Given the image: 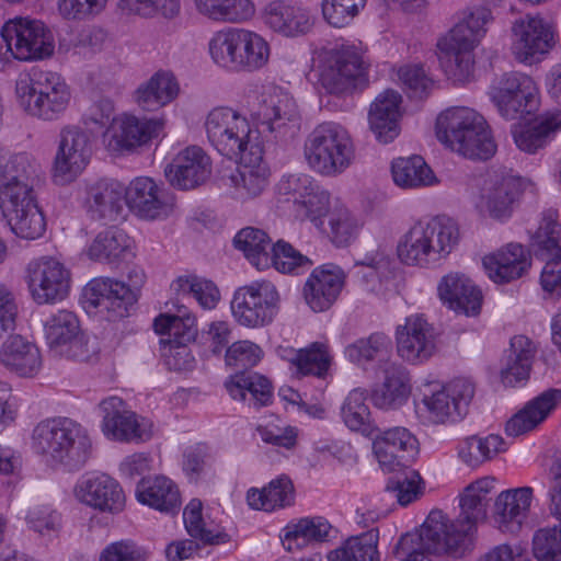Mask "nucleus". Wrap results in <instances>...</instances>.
<instances>
[{
	"label": "nucleus",
	"instance_id": "a19ab883",
	"mask_svg": "<svg viewBox=\"0 0 561 561\" xmlns=\"http://www.w3.org/2000/svg\"><path fill=\"white\" fill-rule=\"evenodd\" d=\"M179 92L180 87L174 75L160 70L138 88L136 100L144 110L152 111L172 102Z\"/></svg>",
	"mask_w": 561,
	"mask_h": 561
},
{
	"label": "nucleus",
	"instance_id": "c9c22d12",
	"mask_svg": "<svg viewBox=\"0 0 561 561\" xmlns=\"http://www.w3.org/2000/svg\"><path fill=\"white\" fill-rule=\"evenodd\" d=\"M401 102L400 93L386 90L371 103L368 114L369 125L379 140L389 142L398 136Z\"/></svg>",
	"mask_w": 561,
	"mask_h": 561
},
{
	"label": "nucleus",
	"instance_id": "6e6d98bb",
	"mask_svg": "<svg viewBox=\"0 0 561 561\" xmlns=\"http://www.w3.org/2000/svg\"><path fill=\"white\" fill-rule=\"evenodd\" d=\"M222 171L214 167L211 158L201 147L191 146L180 151L168 164L165 175H207Z\"/></svg>",
	"mask_w": 561,
	"mask_h": 561
},
{
	"label": "nucleus",
	"instance_id": "2eb2a0df",
	"mask_svg": "<svg viewBox=\"0 0 561 561\" xmlns=\"http://www.w3.org/2000/svg\"><path fill=\"white\" fill-rule=\"evenodd\" d=\"M480 41L468 24L461 22L438 39L442 67L450 79L462 82L470 78L474 65L473 49Z\"/></svg>",
	"mask_w": 561,
	"mask_h": 561
},
{
	"label": "nucleus",
	"instance_id": "e433bc0d",
	"mask_svg": "<svg viewBox=\"0 0 561 561\" xmlns=\"http://www.w3.org/2000/svg\"><path fill=\"white\" fill-rule=\"evenodd\" d=\"M536 353L537 347L528 336H513L501 370L502 382L505 386L515 387L526 381L529 378Z\"/></svg>",
	"mask_w": 561,
	"mask_h": 561
},
{
	"label": "nucleus",
	"instance_id": "de8ad7c7",
	"mask_svg": "<svg viewBox=\"0 0 561 561\" xmlns=\"http://www.w3.org/2000/svg\"><path fill=\"white\" fill-rule=\"evenodd\" d=\"M378 541L377 529L351 536L339 548L329 552L328 561H380Z\"/></svg>",
	"mask_w": 561,
	"mask_h": 561
},
{
	"label": "nucleus",
	"instance_id": "aec40b11",
	"mask_svg": "<svg viewBox=\"0 0 561 561\" xmlns=\"http://www.w3.org/2000/svg\"><path fill=\"white\" fill-rule=\"evenodd\" d=\"M530 186L529 178H482L474 199L476 207L492 218H507L514 203Z\"/></svg>",
	"mask_w": 561,
	"mask_h": 561
},
{
	"label": "nucleus",
	"instance_id": "423d86ee",
	"mask_svg": "<svg viewBox=\"0 0 561 561\" xmlns=\"http://www.w3.org/2000/svg\"><path fill=\"white\" fill-rule=\"evenodd\" d=\"M305 159L317 173H343L354 159L352 139L345 128L333 123L317 126L305 144Z\"/></svg>",
	"mask_w": 561,
	"mask_h": 561
},
{
	"label": "nucleus",
	"instance_id": "9d476101",
	"mask_svg": "<svg viewBox=\"0 0 561 561\" xmlns=\"http://www.w3.org/2000/svg\"><path fill=\"white\" fill-rule=\"evenodd\" d=\"M474 396V386L467 379H455L430 394L415 401V413L433 424L456 422L466 415Z\"/></svg>",
	"mask_w": 561,
	"mask_h": 561
},
{
	"label": "nucleus",
	"instance_id": "680f3d73",
	"mask_svg": "<svg viewBox=\"0 0 561 561\" xmlns=\"http://www.w3.org/2000/svg\"><path fill=\"white\" fill-rule=\"evenodd\" d=\"M171 289L176 295H192L204 309H213L220 299L216 285L196 275L178 277L171 284Z\"/></svg>",
	"mask_w": 561,
	"mask_h": 561
},
{
	"label": "nucleus",
	"instance_id": "0e129e2a",
	"mask_svg": "<svg viewBox=\"0 0 561 561\" xmlns=\"http://www.w3.org/2000/svg\"><path fill=\"white\" fill-rule=\"evenodd\" d=\"M11 230L20 238L34 240L43 236L46 230V221L37 202L21 208L7 217Z\"/></svg>",
	"mask_w": 561,
	"mask_h": 561
},
{
	"label": "nucleus",
	"instance_id": "4468645a",
	"mask_svg": "<svg viewBox=\"0 0 561 561\" xmlns=\"http://www.w3.org/2000/svg\"><path fill=\"white\" fill-rule=\"evenodd\" d=\"M480 41L468 24L461 22L438 39L442 67L450 79L462 82L470 78L474 65L473 49Z\"/></svg>",
	"mask_w": 561,
	"mask_h": 561
},
{
	"label": "nucleus",
	"instance_id": "f03ea898",
	"mask_svg": "<svg viewBox=\"0 0 561 561\" xmlns=\"http://www.w3.org/2000/svg\"><path fill=\"white\" fill-rule=\"evenodd\" d=\"M205 128L216 150L229 162L234 159L239 175H255L263 162V149L244 116L231 107H216L207 115Z\"/></svg>",
	"mask_w": 561,
	"mask_h": 561
},
{
	"label": "nucleus",
	"instance_id": "a878e982",
	"mask_svg": "<svg viewBox=\"0 0 561 561\" xmlns=\"http://www.w3.org/2000/svg\"><path fill=\"white\" fill-rule=\"evenodd\" d=\"M534 490L520 486L502 491L495 499L493 520L495 527L506 534H517L528 517Z\"/></svg>",
	"mask_w": 561,
	"mask_h": 561
},
{
	"label": "nucleus",
	"instance_id": "e2e57ef3",
	"mask_svg": "<svg viewBox=\"0 0 561 561\" xmlns=\"http://www.w3.org/2000/svg\"><path fill=\"white\" fill-rule=\"evenodd\" d=\"M296 204L300 205L305 209V216L317 228H321L323 226V219L325 216H330V211L333 206L329 192L321 188L312 181H309L308 185L304 186V191L300 192L299 198H296Z\"/></svg>",
	"mask_w": 561,
	"mask_h": 561
},
{
	"label": "nucleus",
	"instance_id": "0eeeda50",
	"mask_svg": "<svg viewBox=\"0 0 561 561\" xmlns=\"http://www.w3.org/2000/svg\"><path fill=\"white\" fill-rule=\"evenodd\" d=\"M16 93L25 111L44 119L65 112L71 101L69 85L55 72H41L35 78L16 82Z\"/></svg>",
	"mask_w": 561,
	"mask_h": 561
},
{
	"label": "nucleus",
	"instance_id": "ea45409f",
	"mask_svg": "<svg viewBox=\"0 0 561 561\" xmlns=\"http://www.w3.org/2000/svg\"><path fill=\"white\" fill-rule=\"evenodd\" d=\"M266 23L276 32L287 36L307 32L311 20L306 10L283 0L268 3L265 9Z\"/></svg>",
	"mask_w": 561,
	"mask_h": 561
},
{
	"label": "nucleus",
	"instance_id": "1a4fd4ad",
	"mask_svg": "<svg viewBox=\"0 0 561 561\" xmlns=\"http://www.w3.org/2000/svg\"><path fill=\"white\" fill-rule=\"evenodd\" d=\"M280 296L276 286L266 279L255 280L236 289L230 308L234 320L247 328L272 323L279 311Z\"/></svg>",
	"mask_w": 561,
	"mask_h": 561
},
{
	"label": "nucleus",
	"instance_id": "864d4df0",
	"mask_svg": "<svg viewBox=\"0 0 561 561\" xmlns=\"http://www.w3.org/2000/svg\"><path fill=\"white\" fill-rule=\"evenodd\" d=\"M185 528L191 537L206 545H220L229 541L230 537L219 527L208 525L203 517L201 500L193 499L183 511Z\"/></svg>",
	"mask_w": 561,
	"mask_h": 561
},
{
	"label": "nucleus",
	"instance_id": "f3484780",
	"mask_svg": "<svg viewBox=\"0 0 561 561\" xmlns=\"http://www.w3.org/2000/svg\"><path fill=\"white\" fill-rule=\"evenodd\" d=\"M175 197L153 178H134L127 185V213L146 221L165 220L174 214Z\"/></svg>",
	"mask_w": 561,
	"mask_h": 561
},
{
	"label": "nucleus",
	"instance_id": "cd10ccee",
	"mask_svg": "<svg viewBox=\"0 0 561 561\" xmlns=\"http://www.w3.org/2000/svg\"><path fill=\"white\" fill-rule=\"evenodd\" d=\"M483 267L491 280L506 284L523 277L531 265L528 251L520 243H508L483 257Z\"/></svg>",
	"mask_w": 561,
	"mask_h": 561
},
{
	"label": "nucleus",
	"instance_id": "5701e85b",
	"mask_svg": "<svg viewBox=\"0 0 561 561\" xmlns=\"http://www.w3.org/2000/svg\"><path fill=\"white\" fill-rule=\"evenodd\" d=\"M374 453L383 471L407 467L417 450L416 437L405 427L396 426L375 434Z\"/></svg>",
	"mask_w": 561,
	"mask_h": 561
},
{
	"label": "nucleus",
	"instance_id": "5fc2aeb1",
	"mask_svg": "<svg viewBox=\"0 0 561 561\" xmlns=\"http://www.w3.org/2000/svg\"><path fill=\"white\" fill-rule=\"evenodd\" d=\"M162 119L140 121L135 116H125L119 123V133L114 135L116 146L130 149L148 142L163 128Z\"/></svg>",
	"mask_w": 561,
	"mask_h": 561
},
{
	"label": "nucleus",
	"instance_id": "8fccbe9b",
	"mask_svg": "<svg viewBox=\"0 0 561 561\" xmlns=\"http://www.w3.org/2000/svg\"><path fill=\"white\" fill-rule=\"evenodd\" d=\"M32 178H0V209L7 218L36 203Z\"/></svg>",
	"mask_w": 561,
	"mask_h": 561
},
{
	"label": "nucleus",
	"instance_id": "b1692460",
	"mask_svg": "<svg viewBox=\"0 0 561 561\" xmlns=\"http://www.w3.org/2000/svg\"><path fill=\"white\" fill-rule=\"evenodd\" d=\"M253 118L276 140H288L298 135L301 117L296 102L285 94L271 96L264 101Z\"/></svg>",
	"mask_w": 561,
	"mask_h": 561
},
{
	"label": "nucleus",
	"instance_id": "c85d7f7f",
	"mask_svg": "<svg viewBox=\"0 0 561 561\" xmlns=\"http://www.w3.org/2000/svg\"><path fill=\"white\" fill-rule=\"evenodd\" d=\"M337 529L323 516L302 517L289 523L280 539L286 550L301 549L310 543L329 542L337 538Z\"/></svg>",
	"mask_w": 561,
	"mask_h": 561
},
{
	"label": "nucleus",
	"instance_id": "473e14b6",
	"mask_svg": "<svg viewBox=\"0 0 561 561\" xmlns=\"http://www.w3.org/2000/svg\"><path fill=\"white\" fill-rule=\"evenodd\" d=\"M0 364L11 374L32 378L39 373L43 362L35 344L21 335H12L0 346Z\"/></svg>",
	"mask_w": 561,
	"mask_h": 561
},
{
	"label": "nucleus",
	"instance_id": "052dcab7",
	"mask_svg": "<svg viewBox=\"0 0 561 561\" xmlns=\"http://www.w3.org/2000/svg\"><path fill=\"white\" fill-rule=\"evenodd\" d=\"M559 214L556 209L542 213L538 229L531 238V248L537 257L545 259L550 254L560 252L561 226L558 222Z\"/></svg>",
	"mask_w": 561,
	"mask_h": 561
},
{
	"label": "nucleus",
	"instance_id": "603ef678",
	"mask_svg": "<svg viewBox=\"0 0 561 561\" xmlns=\"http://www.w3.org/2000/svg\"><path fill=\"white\" fill-rule=\"evenodd\" d=\"M238 43L237 69L256 70L267 64L271 48L261 35L239 28Z\"/></svg>",
	"mask_w": 561,
	"mask_h": 561
},
{
	"label": "nucleus",
	"instance_id": "6ab92c4d",
	"mask_svg": "<svg viewBox=\"0 0 561 561\" xmlns=\"http://www.w3.org/2000/svg\"><path fill=\"white\" fill-rule=\"evenodd\" d=\"M437 336L424 314H411L396 330L398 355L410 364H423L437 352Z\"/></svg>",
	"mask_w": 561,
	"mask_h": 561
},
{
	"label": "nucleus",
	"instance_id": "4c0bfd02",
	"mask_svg": "<svg viewBox=\"0 0 561 561\" xmlns=\"http://www.w3.org/2000/svg\"><path fill=\"white\" fill-rule=\"evenodd\" d=\"M225 387L232 399L245 401L254 408L267 405L273 397L270 380L253 371L231 376Z\"/></svg>",
	"mask_w": 561,
	"mask_h": 561
},
{
	"label": "nucleus",
	"instance_id": "c03bdc74",
	"mask_svg": "<svg viewBox=\"0 0 561 561\" xmlns=\"http://www.w3.org/2000/svg\"><path fill=\"white\" fill-rule=\"evenodd\" d=\"M295 501V489L289 477L282 474L262 490L250 489L247 502L251 508L271 512L290 506Z\"/></svg>",
	"mask_w": 561,
	"mask_h": 561
},
{
	"label": "nucleus",
	"instance_id": "7ed1b4c3",
	"mask_svg": "<svg viewBox=\"0 0 561 561\" xmlns=\"http://www.w3.org/2000/svg\"><path fill=\"white\" fill-rule=\"evenodd\" d=\"M32 449L47 462L78 471L92 456V440L87 428L68 417L39 422L32 432Z\"/></svg>",
	"mask_w": 561,
	"mask_h": 561
},
{
	"label": "nucleus",
	"instance_id": "dca6fc26",
	"mask_svg": "<svg viewBox=\"0 0 561 561\" xmlns=\"http://www.w3.org/2000/svg\"><path fill=\"white\" fill-rule=\"evenodd\" d=\"M84 205L94 219L105 222L127 218V186L117 178H88Z\"/></svg>",
	"mask_w": 561,
	"mask_h": 561
},
{
	"label": "nucleus",
	"instance_id": "f257e3e1",
	"mask_svg": "<svg viewBox=\"0 0 561 561\" xmlns=\"http://www.w3.org/2000/svg\"><path fill=\"white\" fill-rule=\"evenodd\" d=\"M494 478L485 477L469 484L459 497L460 513L449 520L442 511H432L419 534H405L393 549L400 561H432L424 551L461 558L473 548L477 524L486 517Z\"/></svg>",
	"mask_w": 561,
	"mask_h": 561
},
{
	"label": "nucleus",
	"instance_id": "72a5a7b5",
	"mask_svg": "<svg viewBox=\"0 0 561 561\" xmlns=\"http://www.w3.org/2000/svg\"><path fill=\"white\" fill-rule=\"evenodd\" d=\"M91 147L88 136L78 127L64 128L55 158V171L59 174H79L90 162Z\"/></svg>",
	"mask_w": 561,
	"mask_h": 561
},
{
	"label": "nucleus",
	"instance_id": "69168bd1",
	"mask_svg": "<svg viewBox=\"0 0 561 561\" xmlns=\"http://www.w3.org/2000/svg\"><path fill=\"white\" fill-rule=\"evenodd\" d=\"M561 128V121L556 117L537 119L515 133V142L519 149L534 152L543 147L548 137Z\"/></svg>",
	"mask_w": 561,
	"mask_h": 561
},
{
	"label": "nucleus",
	"instance_id": "338daca9",
	"mask_svg": "<svg viewBox=\"0 0 561 561\" xmlns=\"http://www.w3.org/2000/svg\"><path fill=\"white\" fill-rule=\"evenodd\" d=\"M182 468L191 482L197 483L214 474L213 456L204 444L188 447L183 454Z\"/></svg>",
	"mask_w": 561,
	"mask_h": 561
},
{
	"label": "nucleus",
	"instance_id": "774afa93",
	"mask_svg": "<svg viewBox=\"0 0 561 561\" xmlns=\"http://www.w3.org/2000/svg\"><path fill=\"white\" fill-rule=\"evenodd\" d=\"M533 553L537 561H561V524L535 531Z\"/></svg>",
	"mask_w": 561,
	"mask_h": 561
},
{
	"label": "nucleus",
	"instance_id": "09e8293b",
	"mask_svg": "<svg viewBox=\"0 0 561 561\" xmlns=\"http://www.w3.org/2000/svg\"><path fill=\"white\" fill-rule=\"evenodd\" d=\"M271 238L261 229L247 227L233 238L234 248L242 251L249 262L260 271L271 265Z\"/></svg>",
	"mask_w": 561,
	"mask_h": 561
},
{
	"label": "nucleus",
	"instance_id": "4d7b16f0",
	"mask_svg": "<svg viewBox=\"0 0 561 561\" xmlns=\"http://www.w3.org/2000/svg\"><path fill=\"white\" fill-rule=\"evenodd\" d=\"M44 331L49 350L55 353L80 333L79 320L72 311L61 309L45 320Z\"/></svg>",
	"mask_w": 561,
	"mask_h": 561
},
{
	"label": "nucleus",
	"instance_id": "37998d69",
	"mask_svg": "<svg viewBox=\"0 0 561 561\" xmlns=\"http://www.w3.org/2000/svg\"><path fill=\"white\" fill-rule=\"evenodd\" d=\"M367 401V391L355 388L348 392L341 405V417L353 432H358L365 437H373L379 432V427L371 419Z\"/></svg>",
	"mask_w": 561,
	"mask_h": 561
},
{
	"label": "nucleus",
	"instance_id": "49530a36",
	"mask_svg": "<svg viewBox=\"0 0 561 561\" xmlns=\"http://www.w3.org/2000/svg\"><path fill=\"white\" fill-rule=\"evenodd\" d=\"M197 11L217 22L240 23L255 14L252 0H195Z\"/></svg>",
	"mask_w": 561,
	"mask_h": 561
},
{
	"label": "nucleus",
	"instance_id": "a18cd8bd",
	"mask_svg": "<svg viewBox=\"0 0 561 561\" xmlns=\"http://www.w3.org/2000/svg\"><path fill=\"white\" fill-rule=\"evenodd\" d=\"M288 362L297 376L324 378L332 364L330 347L324 342H313L305 348L289 350Z\"/></svg>",
	"mask_w": 561,
	"mask_h": 561
},
{
	"label": "nucleus",
	"instance_id": "9b49d317",
	"mask_svg": "<svg viewBox=\"0 0 561 561\" xmlns=\"http://www.w3.org/2000/svg\"><path fill=\"white\" fill-rule=\"evenodd\" d=\"M1 37L7 51L21 61L39 60L54 51L49 30L39 20L15 18L4 23Z\"/></svg>",
	"mask_w": 561,
	"mask_h": 561
},
{
	"label": "nucleus",
	"instance_id": "393cba45",
	"mask_svg": "<svg viewBox=\"0 0 561 561\" xmlns=\"http://www.w3.org/2000/svg\"><path fill=\"white\" fill-rule=\"evenodd\" d=\"M84 294L94 307L106 310L112 319L128 316L129 308L137 301L134 289L124 282L107 277L92 279Z\"/></svg>",
	"mask_w": 561,
	"mask_h": 561
},
{
	"label": "nucleus",
	"instance_id": "f8f14e48",
	"mask_svg": "<svg viewBox=\"0 0 561 561\" xmlns=\"http://www.w3.org/2000/svg\"><path fill=\"white\" fill-rule=\"evenodd\" d=\"M554 46V26L540 15L528 14L512 24L511 53L518 62L534 65Z\"/></svg>",
	"mask_w": 561,
	"mask_h": 561
},
{
	"label": "nucleus",
	"instance_id": "6e6552de",
	"mask_svg": "<svg viewBox=\"0 0 561 561\" xmlns=\"http://www.w3.org/2000/svg\"><path fill=\"white\" fill-rule=\"evenodd\" d=\"M369 64L354 45H341L320 54L319 82L329 92L342 94L366 78Z\"/></svg>",
	"mask_w": 561,
	"mask_h": 561
},
{
	"label": "nucleus",
	"instance_id": "7c9ffc66",
	"mask_svg": "<svg viewBox=\"0 0 561 561\" xmlns=\"http://www.w3.org/2000/svg\"><path fill=\"white\" fill-rule=\"evenodd\" d=\"M439 298L450 309L466 316L480 312L482 294L480 289L463 274L450 273L438 284Z\"/></svg>",
	"mask_w": 561,
	"mask_h": 561
},
{
	"label": "nucleus",
	"instance_id": "58836bf2",
	"mask_svg": "<svg viewBox=\"0 0 561 561\" xmlns=\"http://www.w3.org/2000/svg\"><path fill=\"white\" fill-rule=\"evenodd\" d=\"M410 392L405 370L401 366L391 364L385 369L383 383L373 390L371 402L380 410H397L408 401Z\"/></svg>",
	"mask_w": 561,
	"mask_h": 561
},
{
	"label": "nucleus",
	"instance_id": "13d9d810",
	"mask_svg": "<svg viewBox=\"0 0 561 561\" xmlns=\"http://www.w3.org/2000/svg\"><path fill=\"white\" fill-rule=\"evenodd\" d=\"M392 343L385 333L376 332L366 339H359L348 344L344 350L345 357L354 364L364 365L366 363L385 359L391 353Z\"/></svg>",
	"mask_w": 561,
	"mask_h": 561
},
{
	"label": "nucleus",
	"instance_id": "ddd939ff",
	"mask_svg": "<svg viewBox=\"0 0 561 561\" xmlns=\"http://www.w3.org/2000/svg\"><path fill=\"white\" fill-rule=\"evenodd\" d=\"M26 283L36 304H55L68 296L71 273L56 257L42 256L27 264Z\"/></svg>",
	"mask_w": 561,
	"mask_h": 561
},
{
	"label": "nucleus",
	"instance_id": "79ce46f5",
	"mask_svg": "<svg viewBox=\"0 0 561 561\" xmlns=\"http://www.w3.org/2000/svg\"><path fill=\"white\" fill-rule=\"evenodd\" d=\"M153 328L156 333L163 336V344H188L197 335L196 318L185 307H180L175 314H160L154 319Z\"/></svg>",
	"mask_w": 561,
	"mask_h": 561
},
{
	"label": "nucleus",
	"instance_id": "bb28decb",
	"mask_svg": "<svg viewBox=\"0 0 561 561\" xmlns=\"http://www.w3.org/2000/svg\"><path fill=\"white\" fill-rule=\"evenodd\" d=\"M344 280L343 271L335 265L314 268L304 287L306 302L316 312L329 309L341 294Z\"/></svg>",
	"mask_w": 561,
	"mask_h": 561
},
{
	"label": "nucleus",
	"instance_id": "3c124183",
	"mask_svg": "<svg viewBox=\"0 0 561 561\" xmlns=\"http://www.w3.org/2000/svg\"><path fill=\"white\" fill-rule=\"evenodd\" d=\"M363 221L340 199L333 202L329 216L330 238L336 247L352 243L363 228Z\"/></svg>",
	"mask_w": 561,
	"mask_h": 561
},
{
	"label": "nucleus",
	"instance_id": "c756f323",
	"mask_svg": "<svg viewBox=\"0 0 561 561\" xmlns=\"http://www.w3.org/2000/svg\"><path fill=\"white\" fill-rule=\"evenodd\" d=\"M560 405L561 389L542 391L508 420L505 426L507 435L519 436L535 430Z\"/></svg>",
	"mask_w": 561,
	"mask_h": 561
},
{
	"label": "nucleus",
	"instance_id": "f704fd0d",
	"mask_svg": "<svg viewBox=\"0 0 561 561\" xmlns=\"http://www.w3.org/2000/svg\"><path fill=\"white\" fill-rule=\"evenodd\" d=\"M135 494L139 503L162 513L175 514L181 507L180 490L165 476H149L140 479Z\"/></svg>",
	"mask_w": 561,
	"mask_h": 561
},
{
	"label": "nucleus",
	"instance_id": "39448f33",
	"mask_svg": "<svg viewBox=\"0 0 561 561\" xmlns=\"http://www.w3.org/2000/svg\"><path fill=\"white\" fill-rule=\"evenodd\" d=\"M459 242L457 224L445 216L417 221L398 244V256L407 265L428 267L447 257Z\"/></svg>",
	"mask_w": 561,
	"mask_h": 561
},
{
	"label": "nucleus",
	"instance_id": "a211bd4d",
	"mask_svg": "<svg viewBox=\"0 0 561 561\" xmlns=\"http://www.w3.org/2000/svg\"><path fill=\"white\" fill-rule=\"evenodd\" d=\"M99 409L103 419L102 432L106 438L126 443L150 439L151 422L126 410L125 402L121 398L108 397L100 402Z\"/></svg>",
	"mask_w": 561,
	"mask_h": 561
},
{
	"label": "nucleus",
	"instance_id": "4be33fe9",
	"mask_svg": "<svg viewBox=\"0 0 561 561\" xmlns=\"http://www.w3.org/2000/svg\"><path fill=\"white\" fill-rule=\"evenodd\" d=\"M493 101L506 118L516 119L530 114L538 106L536 83L525 73H506L494 90Z\"/></svg>",
	"mask_w": 561,
	"mask_h": 561
},
{
	"label": "nucleus",
	"instance_id": "2f4dec72",
	"mask_svg": "<svg viewBox=\"0 0 561 561\" xmlns=\"http://www.w3.org/2000/svg\"><path fill=\"white\" fill-rule=\"evenodd\" d=\"M85 253L94 262L118 267L134 256V241L124 230L110 227L93 238Z\"/></svg>",
	"mask_w": 561,
	"mask_h": 561
},
{
	"label": "nucleus",
	"instance_id": "20e7f679",
	"mask_svg": "<svg viewBox=\"0 0 561 561\" xmlns=\"http://www.w3.org/2000/svg\"><path fill=\"white\" fill-rule=\"evenodd\" d=\"M436 137L453 151L473 160H488L496 145L484 117L471 107L453 106L436 118Z\"/></svg>",
	"mask_w": 561,
	"mask_h": 561
},
{
	"label": "nucleus",
	"instance_id": "bf43d9fd",
	"mask_svg": "<svg viewBox=\"0 0 561 561\" xmlns=\"http://www.w3.org/2000/svg\"><path fill=\"white\" fill-rule=\"evenodd\" d=\"M505 450V442L499 435L471 436L460 443L458 456L468 466L477 467Z\"/></svg>",
	"mask_w": 561,
	"mask_h": 561
},
{
	"label": "nucleus",
	"instance_id": "412c9836",
	"mask_svg": "<svg viewBox=\"0 0 561 561\" xmlns=\"http://www.w3.org/2000/svg\"><path fill=\"white\" fill-rule=\"evenodd\" d=\"M75 497L100 513L116 515L124 511L126 497L117 480L106 473L82 476L73 488Z\"/></svg>",
	"mask_w": 561,
	"mask_h": 561
}]
</instances>
